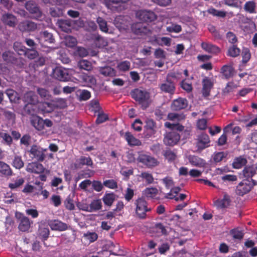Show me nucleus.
<instances>
[{
  "instance_id": "obj_1",
  "label": "nucleus",
  "mask_w": 257,
  "mask_h": 257,
  "mask_svg": "<svg viewBox=\"0 0 257 257\" xmlns=\"http://www.w3.org/2000/svg\"><path fill=\"white\" fill-rule=\"evenodd\" d=\"M165 126L172 130L171 131L166 132L164 135L163 140L164 143L169 146H173L176 145L180 140L179 135L175 130L182 131L184 129V126L179 123H171L169 122L165 123Z\"/></svg>"
},
{
  "instance_id": "obj_2",
  "label": "nucleus",
  "mask_w": 257,
  "mask_h": 257,
  "mask_svg": "<svg viewBox=\"0 0 257 257\" xmlns=\"http://www.w3.org/2000/svg\"><path fill=\"white\" fill-rule=\"evenodd\" d=\"M132 95L144 108L148 107L151 102L150 93L146 90L136 89L132 91Z\"/></svg>"
},
{
  "instance_id": "obj_3",
  "label": "nucleus",
  "mask_w": 257,
  "mask_h": 257,
  "mask_svg": "<svg viewBox=\"0 0 257 257\" xmlns=\"http://www.w3.org/2000/svg\"><path fill=\"white\" fill-rule=\"evenodd\" d=\"M136 160L138 163L143 164L148 168H154L160 164L158 160L154 157L149 154L144 153L143 152H138V156Z\"/></svg>"
},
{
  "instance_id": "obj_4",
  "label": "nucleus",
  "mask_w": 257,
  "mask_h": 257,
  "mask_svg": "<svg viewBox=\"0 0 257 257\" xmlns=\"http://www.w3.org/2000/svg\"><path fill=\"white\" fill-rule=\"evenodd\" d=\"M136 213L140 218H144L146 216V212L151 210L148 207L146 201L143 198H139L136 200Z\"/></svg>"
},
{
  "instance_id": "obj_5",
  "label": "nucleus",
  "mask_w": 257,
  "mask_h": 257,
  "mask_svg": "<svg viewBox=\"0 0 257 257\" xmlns=\"http://www.w3.org/2000/svg\"><path fill=\"white\" fill-rule=\"evenodd\" d=\"M136 17L143 22H151L156 20L157 16L151 10H141L136 13Z\"/></svg>"
},
{
  "instance_id": "obj_6",
  "label": "nucleus",
  "mask_w": 257,
  "mask_h": 257,
  "mask_svg": "<svg viewBox=\"0 0 257 257\" xmlns=\"http://www.w3.org/2000/svg\"><path fill=\"white\" fill-rule=\"evenodd\" d=\"M53 77L60 81H67L70 79V74L68 69L57 67L53 70Z\"/></svg>"
},
{
  "instance_id": "obj_7",
  "label": "nucleus",
  "mask_w": 257,
  "mask_h": 257,
  "mask_svg": "<svg viewBox=\"0 0 257 257\" xmlns=\"http://www.w3.org/2000/svg\"><path fill=\"white\" fill-rule=\"evenodd\" d=\"M16 217L19 219V229L20 230L25 232L28 231L30 227L31 223H33L31 221L29 218L21 213H17Z\"/></svg>"
},
{
  "instance_id": "obj_8",
  "label": "nucleus",
  "mask_w": 257,
  "mask_h": 257,
  "mask_svg": "<svg viewBox=\"0 0 257 257\" xmlns=\"http://www.w3.org/2000/svg\"><path fill=\"white\" fill-rule=\"evenodd\" d=\"M26 9L33 15L34 19L39 20L42 17V14L36 4L32 1L27 2L25 4Z\"/></svg>"
},
{
  "instance_id": "obj_9",
  "label": "nucleus",
  "mask_w": 257,
  "mask_h": 257,
  "mask_svg": "<svg viewBox=\"0 0 257 257\" xmlns=\"http://www.w3.org/2000/svg\"><path fill=\"white\" fill-rule=\"evenodd\" d=\"M46 151V149H43L40 147L34 145L31 147L30 153L32 158H35L39 161H43L45 157L44 153Z\"/></svg>"
},
{
  "instance_id": "obj_10",
  "label": "nucleus",
  "mask_w": 257,
  "mask_h": 257,
  "mask_svg": "<svg viewBox=\"0 0 257 257\" xmlns=\"http://www.w3.org/2000/svg\"><path fill=\"white\" fill-rule=\"evenodd\" d=\"M23 100L25 102L28 103L25 105V110L27 111L29 113L33 114V111L29 109V105L35 104L38 102L37 96L33 92L30 91L25 94Z\"/></svg>"
},
{
  "instance_id": "obj_11",
  "label": "nucleus",
  "mask_w": 257,
  "mask_h": 257,
  "mask_svg": "<svg viewBox=\"0 0 257 257\" xmlns=\"http://www.w3.org/2000/svg\"><path fill=\"white\" fill-rule=\"evenodd\" d=\"M209 143L208 136L206 134H201L197 138L196 146L198 150H202L209 146Z\"/></svg>"
},
{
  "instance_id": "obj_12",
  "label": "nucleus",
  "mask_w": 257,
  "mask_h": 257,
  "mask_svg": "<svg viewBox=\"0 0 257 257\" xmlns=\"http://www.w3.org/2000/svg\"><path fill=\"white\" fill-rule=\"evenodd\" d=\"M26 170L30 173L40 174L44 172L45 168L41 164L33 162L27 165Z\"/></svg>"
},
{
  "instance_id": "obj_13",
  "label": "nucleus",
  "mask_w": 257,
  "mask_h": 257,
  "mask_svg": "<svg viewBox=\"0 0 257 257\" xmlns=\"http://www.w3.org/2000/svg\"><path fill=\"white\" fill-rule=\"evenodd\" d=\"M37 39L42 45L44 44L45 43L52 44L54 42L52 34L47 31L40 33Z\"/></svg>"
},
{
  "instance_id": "obj_14",
  "label": "nucleus",
  "mask_w": 257,
  "mask_h": 257,
  "mask_svg": "<svg viewBox=\"0 0 257 257\" xmlns=\"http://www.w3.org/2000/svg\"><path fill=\"white\" fill-rule=\"evenodd\" d=\"M3 23L9 27H14L17 24V18L12 14L6 13L4 14L1 18Z\"/></svg>"
},
{
  "instance_id": "obj_15",
  "label": "nucleus",
  "mask_w": 257,
  "mask_h": 257,
  "mask_svg": "<svg viewBox=\"0 0 257 257\" xmlns=\"http://www.w3.org/2000/svg\"><path fill=\"white\" fill-rule=\"evenodd\" d=\"M48 224L52 230L64 231L67 229V225L58 220H50Z\"/></svg>"
},
{
  "instance_id": "obj_16",
  "label": "nucleus",
  "mask_w": 257,
  "mask_h": 257,
  "mask_svg": "<svg viewBox=\"0 0 257 257\" xmlns=\"http://www.w3.org/2000/svg\"><path fill=\"white\" fill-rule=\"evenodd\" d=\"M18 27L22 32H30L35 31L37 28V26L33 22L26 21L20 23Z\"/></svg>"
},
{
  "instance_id": "obj_17",
  "label": "nucleus",
  "mask_w": 257,
  "mask_h": 257,
  "mask_svg": "<svg viewBox=\"0 0 257 257\" xmlns=\"http://www.w3.org/2000/svg\"><path fill=\"white\" fill-rule=\"evenodd\" d=\"M187 105V100L185 98L179 97L173 101L171 108L174 110H180L186 108Z\"/></svg>"
},
{
  "instance_id": "obj_18",
  "label": "nucleus",
  "mask_w": 257,
  "mask_h": 257,
  "mask_svg": "<svg viewBox=\"0 0 257 257\" xmlns=\"http://www.w3.org/2000/svg\"><path fill=\"white\" fill-rule=\"evenodd\" d=\"M115 27L120 31H125L128 28V24L124 18L118 16L115 18L113 22Z\"/></svg>"
},
{
  "instance_id": "obj_19",
  "label": "nucleus",
  "mask_w": 257,
  "mask_h": 257,
  "mask_svg": "<svg viewBox=\"0 0 257 257\" xmlns=\"http://www.w3.org/2000/svg\"><path fill=\"white\" fill-rule=\"evenodd\" d=\"M124 137L130 146H139L142 145L141 141L135 137L131 133L126 132Z\"/></svg>"
},
{
  "instance_id": "obj_20",
  "label": "nucleus",
  "mask_w": 257,
  "mask_h": 257,
  "mask_svg": "<svg viewBox=\"0 0 257 257\" xmlns=\"http://www.w3.org/2000/svg\"><path fill=\"white\" fill-rule=\"evenodd\" d=\"M0 175L6 177L12 176L13 171L10 166L4 162L0 161Z\"/></svg>"
},
{
  "instance_id": "obj_21",
  "label": "nucleus",
  "mask_w": 257,
  "mask_h": 257,
  "mask_svg": "<svg viewBox=\"0 0 257 257\" xmlns=\"http://www.w3.org/2000/svg\"><path fill=\"white\" fill-rule=\"evenodd\" d=\"M251 189V186L250 184L246 182H240L236 187V192L240 196L248 193Z\"/></svg>"
},
{
  "instance_id": "obj_22",
  "label": "nucleus",
  "mask_w": 257,
  "mask_h": 257,
  "mask_svg": "<svg viewBox=\"0 0 257 257\" xmlns=\"http://www.w3.org/2000/svg\"><path fill=\"white\" fill-rule=\"evenodd\" d=\"M145 128L146 136L148 137H150L156 133V124L152 119H147L146 120Z\"/></svg>"
},
{
  "instance_id": "obj_23",
  "label": "nucleus",
  "mask_w": 257,
  "mask_h": 257,
  "mask_svg": "<svg viewBox=\"0 0 257 257\" xmlns=\"http://www.w3.org/2000/svg\"><path fill=\"white\" fill-rule=\"evenodd\" d=\"M92 165L93 162L90 157L82 156L77 160L76 163L74 164V166L75 168H81L83 165L92 166Z\"/></svg>"
},
{
  "instance_id": "obj_24",
  "label": "nucleus",
  "mask_w": 257,
  "mask_h": 257,
  "mask_svg": "<svg viewBox=\"0 0 257 257\" xmlns=\"http://www.w3.org/2000/svg\"><path fill=\"white\" fill-rule=\"evenodd\" d=\"M57 25L64 32L68 33L70 32L72 23L70 20H58Z\"/></svg>"
},
{
  "instance_id": "obj_25",
  "label": "nucleus",
  "mask_w": 257,
  "mask_h": 257,
  "mask_svg": "<svg viewBox=\"0 0 257 257\" xmlns=\"http://www.w3.org/2000/svg\"><path fill=\"white\" fill-rule=\"evenodd\" d=\"M201 46L204 51L208 53L217 54L220 51L218 47L211 43L202 42L201 44Z\"/></svg>"
},
{
  "instance_id": "obj_26",
  "label": "nucleus",
  "mask_w": 257,
  "mask_h": 257,
  "mask_svg": "<svg viewBox=\"0 0 257 257\" xmlns=\"http://www.w3.org/2000/svg\"><path fill=\"white\" fill-rule=\"evenodd\" d=\"M160 88L162 91L171 94L173 93L175 89L174 84L168 80L161 84Z\"/></svg>"
},
{
  "instance_id": "obj_27",
  "label": "nucleus",
  "mask_w": 257,
  "mask_h": 257,
  "mask_svg": "<svg viewBox=\"0 0 257 257\" xmlns=\"http://www.w3.org/2000/svg\"><path fill=\"white\" fill-rule=\"evenodd\" d=\"M188 161L192 165L198 167H204L206 164L205 162L202 159L195 156H189Z\"/></svg>"
},
{
  "instance_id": "obj_28",
  "label": "nucleus",
  "mask_w": 257,
  "mask_h": 257,
  "mask_svg": "<svg viewBox=\"0 0 257 257\" xmlns=\"http://www.w3.org/2000/svg\"><path fill=\"white\" fill-rule=\"evenodd\" d=\"M230 202L229 196L226 194H224L223 199L217 200L214 202V205L218 208H223L228 206Z\"/></svg>"
},
{
  "instance_id": "obj_29",
  "label": "nucleus",
  "mask_w": 257,
  "mask_h": 257,
  "mask_svg": "<svg viewBox=\"0 0 257 257\" xmlns=\"http://www.w3.org/2000/svg\"><path fill=\"white\" fill-rule=\"evenodd\" d=\"M92 39L94 44L97 48H103L107 45V41L99 35H93Z\"/></svg>"
},
{
  "instance_id": "obj_30",
  "label": "nucleus",
  "mask_w": 257,
  "mask_h": 257,
  "mask_svg": "<svg viewBox=\"0 0 257 257\" xmlns=\"http://www.w3.org/2000/svg\"><path fill=\"white\" fill-rule=\"evenodd\" d=\"M213 86V83L210 79L205 78L203 80V94L205 96H207L209 94V92Z\"/></svg>"
},
{
  "instance_id": "obj_31",
  "label": "nucleus",
  "mask_w": 257,
  "mask_h": 257,
  "mask_svg": "<svg viewBox=\"0 0 257 257\" xmlns=\"http://www.w3.org/2000/svg\"><path fill=\"white\" fill-rule=\"evenodd\" d=\"M31 123L38 131H41L44 128V120L38 116H33Z\"/></svg>"
},
{
  "instance_id": "obj_32",
  "label": "nucleus",
  "mask_w": 257,
  "mask_h": 257,
  "mask_svg": "<svg viewBox=\"0 0 257 257\" xmlns=\"http://www.w3.org/2000/svg\"><path fill=\"white\" fill-rule=\"evenodd\" d=\"M221 73L226 79L232 77L234 74V69L230 65H225L221 69Z\"/></svg>"
},
{
  "instance_id": "obj_33",
  "label": "nucleus",
  "mask_w": 257,
  "mask_h": 257,
  "mask_svg": "<svg viewBox=\"0 0 257 257\" xmlns=\"http://www.w3.org/2000/svg\"><path fill=\"white\" fill-rule=\"evenodd\" d=\"M132 29L134 33L138 35L146 33L147 31V28L143 26L141 23L133 24Z\"/></svg>"
},
{
  "instance_id": "obj_34",
  "label": "nucleus",
  "mask_w": 257,
  "mask_h": 257,
  "mask_svg": "<svg viewBox=\"0 0 257 257\" xmlns=\"http://www.w3.org/2000/svg\"><path fill=\"white\" fill-rule=\"evenodd\" d=\"M96 22L99 26V29L103 33H109L107 22L101 17H98Z\"/></svg>"
},
{
  "instance_id": "obj_35",
  "label": "nucleus",
  "mask_w": 257,
  "mask_h": 257,
  "mask_svg": "<svg viewBox=\"0 0 257 257\" xmlns=\"http://www.w3.org/2000/svg\"><path fill=\"white\" fill-rule=\"evenodd\" d=\"M99 72L104 76H113L115 74V70L109 66L100 68L99 69Z\"/></svg>"
},
{
  "instance_id": "obj_36",
  "label": "nucleus",
  "mask_w": 257,
  "mask_h": 257,
  "mask_svg": "<svg viewBox=\"0 0 257 257\" xmlns=\"http://www.w3.org/2000/svg\"><path fill=\"white\" fill-rule=\"evenodd\" d=\"M247 162L246 160L242 157L235 158L232 164L233 167L235 169H240L244 166Z\"/></svg>"
},
{
  "instance_id": "obj_37",
  "label": "nucleus",
  "mask_w": 257,
  "mask_h": 257,
  "mask_svg": "<svg viewBox=\"0 0 257 257\" xmlns=\"http://www.w3.org/2000/svg\"><path fill=\"white\" fill-rule=\"evenodd\" d=\"M78 66L81 69L90 71L92 69V65L90 62L86 60H81L78 63Z\"/></svg>"
},
{
  "instance_id": "obj_38",
  "label": "nucleus",
  "mask_w": 257,
  "mask_h": 257,
  "mask_svg": "<svg viewBox=\"0 0 257 257\" xmlns=\"http://www.w3.org/2000/svg\"><path fill=\"white\" fill-rule=\"evenodd\" d=\"M163 155L165 159H166L169 162H172L174 161L177 158L176 153L174 151L169 149L163 152Z\"/></svg>"
},
{
  "instance_id": "obj_39",
  "label": "nucleus",
  "mask_w": 257,
  "mask_h": 257,
  "mask_svg": "<svg viewBox=\"0 0 257 257\" xmlns=\"http://www.w3.org/2000/svg\"><path fill=\"white\" fill-rule=\"evenodd\" d=\"M25 182L23 178H18L16 180L12 181L9 184V187L11 189H16L22 186Z\"/></svg>"
},
{
  "instance_id": "obj_40",
  "label": "nucleus",
  "mask_w": 257,
  "mask_h": 257,
  "mask_svg": "<svg viewBox=\"0 0 257 257\" xmlns=\"http://www.w3.org/2000/svg\"><path fill=\"white\" fill-rule=\"evenodd\" d=\"M102 204L100 199H96L92 201L89 204V212L97 211L101 208Z\"/></svg>"
},
{
  "instance_id": "obj_41",
  "label": "nucleus",
  "mask_w": 257,
  "mask_h": 257,
  "mask_svg": "<svg viewBox=\"0 0 257 257\" xmlns=\"http://www.w3.org/2000/svg\"><path fill=\"white\" fill-rule=\"evenodd\" d=\"M185 116L183 113L175 112L170 113L168 114V119L172 121H181L185 118Z\"/></svg>"
},
{
  "instance_id": "obj_42",
  "label": "nucleus",
  "mask_w": 257,
  "mask_h": 257,
  "mask_svg": "<svg viewBox=\"0 0 257 257\" xmlns=\"http://www.w3.org/2000/svg\"><path fill=\"white\" fill-rule=\"evenodd\" d=\"M158 189L156 188H147L143 191V194L148 198H153L158 193Z\"/></svg>"
},
{
  "instance_id": "obj_43",
  "label": "nucleus",
  "mask_w": 257,
  "mask_h": 257,
  "mask_svg": "<svg viewBox=\"0 0 257 257\" xmlns=\"http://www.w3.org/2000/svg\"><path fill=\"white\" fill-rule=\"evenodd\" d=\"M115 198V195L113 193H109L105 195L102 199L105 205L110 206L113 203Z\"/></svg>"
},
{
  "instance_id": "obj_44",
  "label": "nucleus",
  "mask_w": 257,
  "mask_h": 257,
  "mask_svg": "<svg viewBox=\"0 0 257 257\" xmlns=\"http://www.w3.org/2000/svg\"><path fill=\"white\" fill-rule=\"evenodd\" d=\"M12 165L16 169H20L24 167V163L21 157L16 156L13 160Z\"/></svg>"
},
{
  "instance_id": "obj_45",
  "label": "nucleus",
  "mask_w": 257,
  "mask_h": 257,
  "mask_svg": "<svg viewBox=\"0 0 257 257\" xmlns=\"http://www.w3.org/2000/svg\"><path fill=\"white\" fill-rule=\"evenodd\" d=\"M6 94L12 102H17L19 100V97L17 93L12 89H8L6 91Z\"/></svg>"
},
{
  "instance_id": "obj_46",
  "label": "nucleus",
  "mask_w": 257,
  "mask_h": 257,
  "mask_svg": "<svg viewBox=\"0 0 257 257\" xmlns=\"http://www.w3.org/2000/svg\"><path fill=\"white\" fill-rule=\"evenodd\" d=\"M140 177L144 179L146 182L150 184L153 183L154 179L152 174L148 172H142L140 175Z\"/></svg>"
},
{
  "instance_id": "obj_47",
  "label": "nucleus",
  "mask_w": 257,
  "mask_h": 257,
  "mask_svg": "<svg viewBox=\"0 0 257 257\" xmlns=\"http://www.w3.org/2000/svg\"><path fill=\"white\" fill-rule=\"evenodd\" d=\"M36 190V189L34 186L27 184L25 186L23 192L25 193H33L35 195H39L40 194L39 192Z\"/></svg>"
},
{
  "instance_id": "obj_48",
  "label": "nucleus",
  "mask_w": 257,
  "mask_h": 257,
  "mask_svg": "<svg viewBox=\"0 0 257 257\" xmlns=\"http://www.w3.org/2000/svg\"><path fill=\"white\" fill-rule=\"evenodd\" d=\"M84 238L89 243L95 241L98 238V235L95 232H87L83 235Z\"/></svg>"
},
{
  "instance_id": "obj_49",
  "label": "nucleus",
  "mask_w": 257,
  "mask_h": 257,
  "mask_svg": "<svg viewBox=\"0 0 257 257\" xmlns=\"http://www.w3.org/2000/svg\"><path fill=\"white\" fill-rule=\"evenodd\" d=\"M209 14L212 15L214 16L218 17L224 18L226 16V12L222 11H218L214 8H210L207 10Z\"/></svg>"
},
{
  "instance_id": "obj_50",
  "label": "nucleus",
  "mask_w": 257,
  "mask_h": 257,
  "mask_svg": "<svg viewBox=\"0 0 257 257\" xmlns=\"http://www.w3.org/2000/svg\"><path fill=\"white\" fill-rule=\"evenodd\" d=\"M84 82L87 85H94L96 83V80L93 76L84 75L82 77Z\"/></svg>"
},
{
  "instance_id": "obj_51",
  "label": "nucleus",
  "mask_w": 257,
  "mask_h": 257,
  "mask_svg": "<svg viewBox=\"0 0 257 257\" xmlns=\"http://www.w3.org/2000/svg\"><path fill=\"white\" fill-rule=\"evenodd\" d=\"M243 176L246 178L252 177L255 173V170L252 167H245L243 171Z\"/></svg>"
},
{
  "instance_id": "obj_52",
  "label": "nucleus",
  "mask_w": 257,
  "mask_h": 257,
  "mask_svg": "<svg viewBox=\"0 0 257 257\" xmlns=\"http://www.w3.org/2000/svg\"><path fill=\"white\" fill-rule=\"evenodd\" d=\"M255 4L253 1H249L246 2L244 6V10L250 13H253L255 12Z\"/></svg>"
},
{
  "instance_id": "obj_53",
  "label": "nucleus",
  "mask_w": 257,
  "mask_h": 257,
  "mask_svg": "<svg viewBox=\"0 0 257 257\" xmlns=\"http://www.w3.org/2000/svg\"><path fill=\"white\" fill-rule=\"evenodd\" d=\"M131 67V63L130 62L124 61L120 62L117 65L118 69L122 71H126L130 70Z\"/></svg>"
},
{
  "instance_id": "obj_54",
  "label": "nucleus",
  "mask_w": 257,
  "mask_h": 257,
  "mask_svg": "<svg viewBox=\"0 0 257 257\" xmlns=\"http://www.w3.org/2000/svg\"><path fill=\"white\" fill-rule=\"evenodd\" d=\"M39 109L44 112H50L53 108L51 104L48 103H41L39 104Z\"/></svg>"
},
{
  "instance_id": "obj_55",
  "label": "nucleus",
  "mask_w": 257,
  "mask_h": 257,
  "mask_svg": "<svg viewBox=\"0 0 257 257\" xmlns=\"http://www.w3.org/2000/svg\"><path fill=\"white\" fill-rule=\"evenodd\" d=\"M240 54V50L238 48H237L235 46H232L230 47L228 50V55L232 57H235L238 56Z\"/></svg>"
},
{
  "instance_id": "obj_56",
  "label": "nucleus",
  "mask_w": 257,
  "mask_h": 257,
  "mask_svg": "<svg viewBox=\"0 0 257 257\" xmlns=\"http://www.w3.org/2000/svg\"><path fill=\"white\" fill-rule=\"evenodd\" d=\"M50 13L53 17H59L63 15V10L57 7L52 8L50 10Z\"/></svg>"
},
{
  "instance_id": "obj_57",
  "label": "nucleus",
  "mask_w": 257,
  "mask_h": 257,
  "mask_svg": "<svg viewBox=\"0 0 257 257\" xmlns=\"http://www.w3.org/2000/svg\"><path fill=\"white\" fill-rule=\"evenodd\" d=\"M65 45L69 47H73L76 45V39L72 36H68L65 38Z\"/></svg>"
},
{
  "instance_id": "obj_58",
  "label": "nucleus",
  "mask_w": 257,
  "mask_h": 257,
  "mask_svg": "<svg viewBox=\"0 0 257 257\" xmlns=\"http://www.w3.org/2000/svg\"><path fill=\"white\" fill-rule=\"evenodd\" d=\"M23 54H25L30 59H34L38 56L37 51L33 49L25 50V53Z\"/></svg>"
},
{
  "instance_id": "obj_59",
  "label": "nucleus",
  "mask_w": 257,
  "mask_h": 257,
  "mask_svg": "<svg viewBox=\"0 0 257 257\" xmlns=\"http://www.w3.org/2000/svg\"><path fill=\"white\" fill-rule=\"evenodd\" d=\"M14 48L19 55H22L25 53V47L20 42H15L14 44Z\"/></svg>"
},
{
  "instance_id": "obj_60",
  "label": "nucleus",
  "mask_w": 257,
  "mask_h": 257,
  "mask_svg": "<svg viewBox=\"0 0 257 257\" xmlns=\"http://www.w3.org/2000/svg\"><path fill=\"white\" fill-rule=\"evenodd\" d=\"M77 206L80 210L89 212V204L87 203L86 201L85 200H82L78 202L77 204Z\"/></svg>"
},
{
  "instance_id": "obj_61",
  "label": "nucleus",
  "mask_w": 257,
  "mask_h": 257,
  "mask_svg": "<svg viewBox=\"0 0 257 257\" xmlns=\"http://www.w3.org/2000/svg\"><path fill=\"white\" fill-rule=\"evenodd\" d=\"M79 93V99L81 100H88L91 96L90 92L86 90H80Z\"/></svg>"
},
{
  "instance_id": "obj_62",
  "label": "nucleus",
  "mask_w": 257,
  "mask_h": 257,
  "mask_svg": "<svg viewBox=\"0 0 257 257\" xmlns=\"http://www.w3.org/2000/svg\"><path fill=\"white\" fill-rule=\"evenodd\" d=\"M167 31L169 32L178 33L182 31V28L179 25L173 24L171 26L167 27Z\"/></svg>"
},
{
  "instance_id": "obj_63",
  "label": "nucleus",
  "mask_w": 257,
  "mask_h": 257,
  "mask_svg": "<svg viewBox=\"0 0 257 257\" xmlns=\"http://www.w3.org/2000/svg\"><path fill=\"white\" fill-rule=\"evenodd\" d=\"M3 58L7 62H11L14 60L13 53L10 51L5 52L3 54Z\"/></svg>"
},
{
  "instance_id": "obj_64",
  "label": "nucleus",
  "mask_w": 257,
  "mask_h": 257,
  "mask_svg": "<svg viewBox=\"0 0 257 257\" xmlns=\"http://www.w3.org/2000/svg\"><path fill=\"white\" fill-rule=\"evenodd\" d=\"M103 185L110 189H115L117 188V183L114 180H107L103 182Z\"/></svg>"
}]
</instances>
